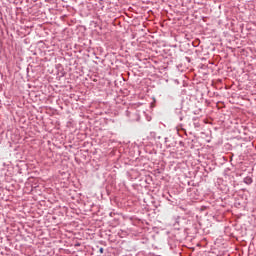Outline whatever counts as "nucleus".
Listing matches in <instances>:
<instances>
[{
	"label": "nucleus",
	"instance_id": "f257e3e1",
	"mask_svg": "<svg viewBox=\"0 0 256 256\" xmlns=\"http://www.w3.org/2000/svg\"><path fill=\"white\" fill-rule=\"evenodd\" d=\"M244 183H246V185H251V183H253V180L250 177H246L244 179Z\"/></svg>",
	"mask_w": 256,
	"mask_h": 256
},
{
	"label": "nucleus",
	"instance_id": "f03ea898",
	"mask_svg": "<svg viewBox=\"0 0 256 256\" xmlns=\"http://www.w3.org/2000/svg\"><path fill=\"white\" fill-rule=\"evenodd\" d=\"M100 253H103V248H100Z\"/></svg>",
	"mask_w": 256,
	"mask_h": 256
}]
</instances>
